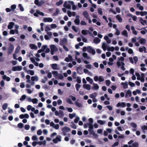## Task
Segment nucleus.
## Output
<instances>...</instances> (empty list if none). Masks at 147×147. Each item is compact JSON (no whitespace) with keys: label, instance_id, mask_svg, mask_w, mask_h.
I'll return each instance as SVG.
<instances>
[{"label":"nucleus","instance_id":"nucleus-1","mask_svg":"<svg viewBox=\"0 0 147 147\" xmlns=\"http://www.w3.org/2000/svg\"><path fill=\"white\" fill-rule=\"evenodd\" d=\"M74 3V2L73 1H65L63 5V6L64 7L68 9H71V5Z\"/></svg>","mask_w":147,"mask_h":147},{"label":"nucleus","instance_id":"nucleus-2","mask_svg":"<svg viewBox=\"0 0 147 147\" xmlns=\"http://www.w3.org/2000/svg\"><path fill=\"white\" fill-rule=\"evenodd\" d=\"M69 97L71 99L74 101H75V102H74V104L77 107H82V104L77 101H76V98L72 96V95H70Z\"/></svg>","mask_w":147,"mask_h":147},{"label":"nucleus","instance_id":"nucleus-3","mask_svg":"<svg viewBox=\"0 0 147 147\" xmlns=\"http://www.w3.org/2000/svg\"><path fill=\"white\" fill-rule=\"evenodd\" d=\"M50 47L51 50V53L52 55H53L54 53L57 51L58 50V48L55 45H51L50 46Z\"/></svg>","mask_w":147,"mask_h":147},{"label":"nucleus","instance_id":"nucleus-4","mask_svg":"<svg viewBox=\"0 0 147 147\" xmlns=\"http://www.w3.org/2000/svg\"><path fill=\"white\" fill-rule=\"evenodd\" d=\"M134 142L133 140H131L128 142V144L129 145V147H138L139 145L138 143Z\"/></svg>","mask_w":147,"mask_h":147},{"label":"nucleus","instance_id":"nucleus-5","mask_svg":"<svg viewBox=\"0 0 147 147\" xmlns=\"http://www.w3.org/2000/svg\"><path fill=\"white\" fill-rule=\"evenodd\" d=\"M94 80L95 82L98 81L99 82H102L104 81V77L102 76H96L94 77Z\"/></svg>","mask_w":147,"mask_h":147},{"label":"nucleus","instance_id":"nucleus-6","mask_svg":"<svg viewBox=\"0 0 147 147\" xmlns=\"http://www.w3.org/2000/svg\"><path fill=\"white\" fill-rule=\"evenodd\" d=\"M71 129L69 127L66 126H65L61 129V130L63 135L65 136L66 133L69 132L70 131Z\"/></svg>","mask_w":147,"mask_h":147},{"label":"nucleus","instance_id":"nucleus-7","mask_svg":"<svg viewBox=\"0 0 147 147\" xmlns=\"http://www.w3.org/2000/svg\"><path fill=\"white\" fill-rule=\"evenodd\" d=\"M22 69L21 66H14L12 68V70L13 71H20Z\"/></svg>","mask_w":147,"mask_h":147},{"label":"nucleus","instance_id":"nucleus-8","mask_svg":"<svg viewBox=\"0 0 147 147\" xmlns=\"http://www.w3.org/2000/svg\"><path fill=\"white\" fill-rule=\"evenodd\" d=\"M61 141V137L60 136H57L53 140V142L55 143H57L58 142H60Z\"/></svg>","mask_w":147,"mask_h":147},{"label":"nucleus","instance_id":"nucleus-9","mask_svg":"<svg viewBox=\"0 0 147 147\" xmlns=\"http://www.w3.org/2000/svg\"><path fill=\"white\" fill-rule=\"evenodd\" d=\"M53 19L50 17H46L43 19V21L45 22H51L53 21Z\"/></svg>","mask_w":147,"mask_h":147},{"label":"nucleus","instance_id":"nucleus-10","mask_svg":"<svg viewBox=\"0 0 147 147\" xmlns=\"http://www.w3.org/2000/svg\"><path fill=\"white\" fill-rule=\"evenodd\" d=\"M50 66L53 70H59V69L57 64L56 63L51 64L50 65Z\"/></svg>","mask_w":147,"mask_h":147},{"label":"nucleus","instance_id":"nucleus-11","mask_svg":"<svg viewBox=\"0 0 147 147\" xmlns=\"http://www.w3.org/2000/svg\"><path fill=\"white\" fill-rule=\"evenodd\" d=\"M126 105V104L125 102H118L116 105V107H121L122 108L124 107Z\"/></svg>","mask_w":147,"mask_h":147},{"label":"nucleus","instance_id":"nucleus-12","mask_svg":"<svg viewBox=\"0 0 147 147\" xmlns=\"http://www.w3.org/2000/svg\"><path fill=\"white\" fill-rule=\"evenodd\" d=\"M67 14L69 17H71L72 16H74L76 15V13L75 12H71L70 11H67Z\"/></svg>","mask_w":147,"mask_h":147},{"label":"nucleus","instance_id":"nucleus-13","mask_svg":"<svg viewBox=\"0 0 147 147\" xmlns=\"http://www.w3.org/2000/svg\"><path fill=\"white\" fill-rule=\"evenodd\" d=\"M87 50L88 52L91 53L93 55L95 53V51L90 47H87Z\"/></svg>","mask_w":147,"mask_h":147},{"label":"nucleus","instance_id":"nucleus-14","mask_svg":"<svg viewBox=\"0 0 147 147\" xmlns=\"http://www.w3.org/2000/svg\"><path fill=\"white\" fill-rule=\"evenodd\" d=\"M40 98H41V100L42 102H44L45 101V99L43 97L44 96V94L42 92H40L38 94Z\"/></svg>","mask_w":147,"mask_h":147},{"label":"nucleus","instance_id":"nucleus-15","mask_svg":"<svg viewBox=\"0 0 147 147\" xmlns=\"http://www.w3.org/2000/svg\"><path fill=\"white\" fill-rule=\"evenodd\" d=\"M19 117L21 119H23L24 118L28 119L29 117V116L28 114H21L20 115Z\"/></svg>","mask_w":147,"mask_h":147},{"label":"nucleus","instance_id":"nucleus-16","mask_svg":"<svg viewBox=\"0 0 147 147\" xmlns=\"http://www.w3.org/2000/svg\"><path fill=\"white\" fill-rule=\"evenodd\" d=\"M82 15L86 19L90 18V16L87 11H84L82 13Z\"/></svg>","mask_w":147,"mask_h":147},{"label":"nucleus","instance_id":"nucleus-17","mask_svg":"<svg viewBox=\"0 0 147 147\" xmlns=\"http://www.w3.org/2000/svg\"><path fill=\"white\" fill-rule=\"evenodd\" d=\"M72 60V56L69 55L68 57H66L65 59V61L67 62H69L70 61H71Z\"/></svg>","mask_w":147,"mask_h":147},{"label":"nucleus","instance_id":"nucleus-18","mask_svg":"<svg viewBox=\"0 0 147 147\" xmlns=\"http://www.w3.org/2000/svg\"><path fill=\"white\" fill-rule=\"evenodd\" d=\"M79 16H76V19L74 21L75 23L77 25H79L80 24V20L79 19Z\"/></svg>","mask_w":147,"mask_h":147},{"label":"nucleus","instance_id":"nucleus-19","mask_svg":"<svg viewBox=\"0 0 147 147\" xmlns=\"http://www.w3.org/2000/svg\"><path fill=\"white\" fill-rule=\"evenodd\" d=\"M139 22L143 25H145L147 23V21L146 20L143 19L142 18H141L139 19Z\"/></svg>","mask_w":147,"mask_h":147},{"label":"nucleus","instance_id":"nucleus-20","mask_svg":"<svg viewBox=\"0 0 147 147\" xmlns=\"http://www.w3.org/2000/svg\"><path fill=\"white\" fill-rule=\"evenodd\" d=\"M132 95V93L131 91L130 90H128L125 94V96L126 97H131Z\"/></svg>","mask_w":147,"mask_h":147},{"label":"nucleus","instance_id":"nucleus-21","mask_svg":"<svg viewBox=\"0 0 147 147\" xmlns=\"http://www.w3.org/2000/svg\"><path fill=\"white\" fill-rule=\"evenodd\" d=\"M14 25L15 23L13 22H9L7 26L8 28L9 29H11L13 28Z\"/></svg>","mask_w":147,"mask_h":147},{"label":"nucleus","instance_id":"nucleus-22","mask_svg":"<svg viewBox=\"0 0 147 147\" xmlns=\"http://www.w3.org/2000/svg\"><path fill=\"white\" fill-rule=\"evenodd\" d=\"M115 17L119 22L121 23L122 22L123 19L120 15L118 14Z\"/></svg>","mask_w":147,"mask_h":147},{"label":"nucleus","instance_id":"nucleus-23","mask_svg":"<svg viewBox=\"0 0 147 147\" xmlns=\"http://www.w3.org/2000/svg\"><path fill=\"white\" fill-rule=\"evenodd\" d=\"M83 87L84 89L90 90V89L91 86L89 84H84L83 85Z\"/></svg>","mask_w":147,"mask_h":147},{"label":"nucleus","instance_id":"nucleus-24","mask_svg":"<svg viewBox=\"0 0 147 147\" xmlns=\"http://www.w3.org/2000/svg\"><path fill=\"white\" fill-rule=\"evenodd\" d=\"M31 80L33 82L38 81V77L37 76H32L31 77Z\"/></svg>","mask_w":147,"mask_h":147},{"label":"nucleus","instance_id":"nucleus-25","mask_svg":"<svg viewBox=\"0 0 147 147\" xmlns=\"http://www.w3.org/2000/svg\"><path fill=\"white\" fill-rule=\"evenodd\" d=\"M29 47L32 49H34L36 50L37 49V46L34 44H30L29 45Z\"/></svg>","mask_w":147,"mask_h":147},{"label":"nucleus","instance_id":"nucleus-26","mask_svg":"<svg viewBox=\"0 0 147 147\" xmlns=\"http://www.w3.org/2000/svg\"><path fill=\"white\" fill-rule=\"evenodd\" d=\"M145 64L144 63H142L140 64V66L141 67V71H144L146 70V68L145 67Z\"/></svg>","mask_w":147,"mask_h":147},{"label":"nucleus","instance_id":"nucleus-27","mask_svg":"<svg viewBox=\"0 0 147 147\" xmlns=\"http://www.w3.org/2000/svg\"><path fill=\"white\" fill-rule=\"evenodd\" d=\"M121 84L123 86V88L124 89H126L128 88V84L127 82H122Z\"/></svg>","mask_w":147,"mask_h":147},{"label":"nucleus","instance_id":"nucleus-28","mask_svg":"<svg viewBox=\"0 0 147 147\" xmlns=\"http://www.w3.org/2000/svg\"><path fill=\"white\" fill-rule=\"evenodd\" d=\"M93 42L96 44L99 43L100 41V40L97 37L94 38L93 40Z\"/></svg>","mask_w":147,"mask_h":147},{"label":"nucleus","instance_id":"nucleus-29","mask_svg":"<svg viewBox=\"0 0 147 147\" xmlns=\"http://www.w3.org/2000/svg\"><path fill=\"white\" fill-rule=\"evenodd\" d=\"M93 85V86L92 87L93 89L95 90H97L99 89V86L97 84L94 83Z\"/></svg>","mask_w":147,"mask_h":147},{"label":"nucleus","instance_id":"nucleus-30","mask_svg":"<svg viewBox=\"0 0 147 147\" xmlns=\"http://www.w3.org/2000/svg\"><path fill=\"white\" fill-rule=\"evenodd\" d=\"M107 44L103 42L102 44V48L104 51H105L107 50Z\"/></svg>","mask_w":147,"mask_h":147},{"label":"nucleus","instance_id":"nucleus-31","mask_svg":"<svg viewBox=\"0 0 147 147\" xmlns=\"http://www.w3.org/2000/svg\"><path fill=\"white\" fill-rule=\"evenodd\" d=\"M141 91L137 89L136 90L134 91L132 93L134 95H136L137 94H140L141 93Z\"/></svg>","mask_w":147,"mask_h":147},{"label":"nucleus","instance_id":"nucleus-32","mask_svg":"<svg viewBox=\"0 0 147 147\" xmlns=\"http://www.w3.org/2000/svg\"><path fill=\"white\" fill-rule=\"evenodd\" d=\"M52 73L53 76L55 78L57 77L59 74L58 71H52Z\"/></svg>","mask_w":147,"mask_h":147},{"label":"nucleus","instance_id":"nucleus-33","mask_svg":"<svg viewBox=\"0 0 147 147\" xmlns=\"http://www.w3.org/2000/svg\"><path fill=\"white\" fill-rule=\"evenodd\" d=\"M14 49V46L13 45H11L9 48L8 50L9 51V52L10 53H11L13 51Z\"/></svg>","mask_w":147,"mask_h":147},{"label":"nucleus","instance_id":"nucleus-34","mask_svg":"<svg viewBox=\"0 0 147 147\" xmlns=\"http://www.w3.org/2000/svg\"><path fill=\"white\" fill-rule=\"evenodd\" d=\"M3 79L4 80H6L7 81H9L10 80V78L7 76L6 75H4L2 76Z\"/></svg>","mask_w":147,"mask_h":147},{"label":"nucleus","instance_id":"nucleus-35","mask_svg":"<svg viewBox=\"0 0 147 147\" xmlns=\"http://www.w3.org/2000/svg\"><path fill=\"white\" fill-rule=\"evenodd\" d=\"M107 50L109 51L113 52L115 50L114 47H107Z\"/></svg>","mask_w":147,"mask_h":147},{"label":"nucleus","instance_id":"nucleus-36","mask_svg":"<svg viewBox=\"0 0 147 147\" xmlns=\"http://www.w3.org/2000/svg\"><path fill=\"white\" fill-rule=\"evenodd\" d=\"M76 114L75 113H70L69 115V116L70 119H72L76 116Z\"/></svg>","mask_w":147,"mask_h":147},{"label":"nucleus","instance_id":"nucleus-37","mask_svg":"<svg viewBox=\"0 0 147 147\" xmlns=\"http://www.w3.org/2000/svg\"><path fill=\"white\" fill-rule=\"evenodd\" d=\"M18 7L19 8L20 10L21 11H24V9L22 4H19L18 5Z\"/></svg>","mask_w":147,"mask_h":147},{"label":"nucleus","instance_id":"nucleus-38","mask_svg":"<svg viewBox=\"0 0 147 147\" xmlns=\"http://www.w3.org/2000/svg\"><path fill=\"white\" fill-rule=\"evenodd\" d=\"M97 95V93H96L95 92L92 93V94H90L89 96V97L90 98H95L96 97Z\"/></svg>","mask_w":147,"mask_h":147},{"label":"nucleus","instance_id":"nucleus-39","mask_svg":"<svg viewBox=\"0 0 147 147\" xmlns=\"http://www.w3.org/2000/svg\"><path fill=\"white\" fill-rule=\"evenodd\" d=\"M121 34L124 36H125L126 37H127L128 36V34L127 31L125 30H123L121 32Z\"/></svg>","mask_w":147,"mask_h":147},{"label":"nucleus","instance_id":"nucleus-40","mask_svg":"<svg viewBox=\"0 0 147 147\" xmlns=\"http://www.w3.org/2000/svg\"><path fill=\"white\" fill-rule=\"evenodd\" d=\"M27 72L28 74H30L31 76L34 75V72L33 70H29Z\"/></svg>","mask_w":147,"mask_h":147},{"label":"nucleus","instance_id":"nucleus-41","mask_svg":"<svg viewBox=\"0 0 147 147\" xmlns=\"http://www.w3.org/2000/svg\"><path fill=\"white\" fill-rule=\"evenodd\" d=\"M146 50V48L144 46L140 48L139 49V51L140 52H142L144 51L145 52Z\"/></svg>","mask_w":147,"mask_h":147},{"label":"nucleus","instance_id":"nucleus-42","mask_svg":"<svg viewBox=\"0 0 147 147\" xmlns=\"http://www.w3.org/2000/svg\"><path fill=\"white\" fill-rule=\"evenodd\" d=\"M140 42L141 44L144 45L146 43V40L144 38H142L140 40Z\"/></svg>","mask_w":147,"mask_h":147},{"label":"nucleus","instance_id":"nucleus-43","mask_svg":"<svg viewBox=\"0 0 147 147\" xmlns=\"http://www.w3.org/2000/svg\"><path fill=\"white\" fill-rule=\"evenodd\" d=\"M66 101L67 102L70 104H73V103L72 101L70 98H67L66 99Z\"/></svg>","mask_w":147,"mask_h":147},{"label":"nucleus","instance_id":"nucleus-44","mask_svg":"<svg viewBox=\"0 0 147 147\" xmlns=\"http://www.w3.org/2000/svg\"><path fill=\"white\" fill-rule=\"evenodd\" d=\"M147 32V30L145 28L142 29V30L141 31L140 33L143 35L145 34Z\"/></svg>","mask_w":147,"mask_h":147},{"label":"nucleus","instance_id":"nucleus-45","mask_svg":"<svg viewBox=\"0 0 147 147\" xmlns=\"http://www.w3.org/2000/svg\"><path fill=\"white\" fill-rule=\"evenodd\" d=\"M137 7L139 8L140 10L142 11L144 10L143 7L140 4L138 3L137 5Z\"/></svg>","mask_w":147,"mask_h":147},{"label":"nucleus","instance_id":"nucleus-46","mask_svg":"<svg viewBox=\"0 0 147 147\" xmlns=\"http://www.w3.org/2000/svg\"><path fill=\"white\" fill-rule=\"evenodd\" d=\"M141 128L144 133H145V130H147V126L146 125H143L141 127Z\"/></svg>","mask_w":147,"mask_h":147},{"label":"nucleus","instance_id":"nucleus-47","mask_svg":"<svg viewBox=\"0 0 147 147\" xmlns=\"http://www.w3.org/2000/svg\"><path fill=\"white\" fill-rule=\"evenodd\" d=\"M88 32L89 31L86 30H82V34L85 35H87L88 34Z\"/></svg>","mask_w":147,"mask_h":147},{"label":"nucleus","instance_id":"nucleus-48","mask_svg":"<svg viewBox=\"0 0 147 147\" xmlns=\"http://www.w3.org/2000/svg\"><path fill=\"white\" fill-rule=\"evenodd\" d=\"M86 80L88 81L89 82V83L91 84H92L93 82V80L89 77H87L86 78Z\"/></svg>","mask_w":147,"mask_h":147},{"label":"nucleus","instance_id":"nucleus-49","mask_svg":"<svg viewBox=\"0 0 147 147\" xmlns=\"http://www.w3.org/2000/svg\"><path fill=\"white\" fill-rule=\"evenodd\" d=\"M97 122L101 125H103L105 124L106 121H104L100 120L97 121Z\"/></svg>","mask_w":147,"mask_h":147},{"label":"nucleus","instance_id":"nucleus-50","mask_svg":"<svg viewBox=\"0 0 147 147\" xmlns=\"http://www.w3.org/2000/svg\"><path fill=\"white\" fill-rule=\"evenodd\" d=\"M8 104L7 103L4 104L2 106V108L3 110H5L7 107Z\"/></svg>","mask_w":147,"mask_h":147},{"label":"nucleus","instance_id":"nucleus-51","mask_svg":"<svg viewBox=\"0 0 147 147\" xmlns=\"http://www.w3.org/2000/svg\"><path fill=\"white\" fill-rule=\"evenodd\" d=\"M16 5H12L10 7L11 11H14L15 9H16Z\"/></svg>","mask_w":147,"mask_h":147},{"label":"nucleus","instance_id":"nucleus-52","mask_svg":"<svg viewBox=\"0 0 147 147\" xmlns=\"http://www.w3.org/2000/svg\"><path fill=\"white\" fill-rule=\"evenodd\" d=\"M98 12V13L101 15H102L103 14V12L102 9L100 8H99L97 9Z\"/></svg>","mask_w":147,"mask_h":147},{"label":"nucleus","instance_id":"nucleus-53","mask_svg":"<svg viewBox=\"0 0 147 147\" xmlns=\"http://www.w3.org/2000/svg\"><path fill=\"white\" fill-rule=\"evenodd\" d=\"M36 13H38V14H39V15H40V16H44V13L43 12L40 11L39 10H36Z\"/></svg>","mask_w":147,"mask_h":147},{"label":"nucleus","instance_id":"nucleus-54","mask_svg":"<svg viewBox=\"0 0 147 147\" xmlns=\"http://www.w3.org/2000/svg\"><path fill=\"white\" fill-rule=\"evenodd\" d=\"M38 101V99L36 98L32 99V102L34 104H36Z\"/></svg>","mask_w":147,"mask_h":147},{"label":"nucleus","instance_id":"nucleus-55","mask_svg":"<svg viewBox=\"0 0 147 147\" xmlns=\"http://www.w3.org/2000/svg\"><path fill=\"white\" fill-rule=\"evenodd\" d=\"M87 125L88 126L89 129L88 130H92L93 129V127L92 125V123H87Z\"/></svg>","mask_w":147,"mask_h":147},{"label":"nucleus","instance_id":"nucleus-56","mask_svg":"<svg viewBox=\"0 0 147 147\" xmlns=\"http://www.w3.org/2000/svg\"><path fill=\"white\" fill-rule=\"evenodd\" d=\"M63 3V1L62 0H60L59 1L57 2L56 4L57 6H59L61 5Z\"/></svg>","mask_w":147,"mask_h":147},{"label":"nucleus","instance_id":"nucleus-57","mask_svg":"<svg viewBox=\"0 0 147 147\" xmlns=\"http://www.w3.org/2000/svg\"><path fill=\"white\" fill-rule=\"evenodd\" d=\"M60 12L59 10L58 9H57L56 11V12L55 13H54L53 14V16H57L59 13Z\"/></svg>","mask_w":147,"mask_h":147},{"label":"nucleus","instance_id":"nucleus-58","mask_svg":"<svg viewBox=\"0 0 147 147\" xmlns=\"http://www.w3.org/2000/svg\"><path fill=\"white\" fill-rule=\"evenodd\" d=\"M140 15L142 16H146L147 15V12L146 11H140Z\"/></svg>","mask_w":147,"mask_h":147},{"label":"nucleus","instance_id":"nucleus-59","mask_svg":"<svg viewBox=\"0 0 147 147\" xmlns=\"http://www.w3.org/2000/svg\"><path fill=\"white\" fill-rule=\"evenodd\" d=\"M26 95H23L20 98V100L21 101H23L26 99Z\"/></svg>","mask_w":147,"mask_h":147},{"label":"nucleus","instance_id":"nucleus-60","mask_svg":"<svg viewBox=\"0 0 147 147\" xmlns=\"http://www.w3.org/2000/svg\"><path fill=\"white\" fill-rule=\"evenodd\" d=\"M115 30L116 32L115 33V34L116 35H119L120 34V31L117 28H115Z\"/></svg>","mask_w":147,"mask_h":147},{"label":"nucleus","instance_id":"nucleus-61","mask_svg":"<svg viewBox=\"0 0 147 147\" xmlns=\"http://www.w3.org/2000/svg\"><path fill=\"white\" fill-rule=\"evenodd\" d=\"M137 80H140L141 82H144L145 81L144 78L142 77L141 76H140V77L139 78H137Z\"/></svg>","mask_w":147,"mask_h":147},{"label":"nucleus","instance_id":"nucleus-62","mask_svg":"<svg viewBox=\"0 0 147 147\" xmlns=\"http://www.w3.org/2000/svg\"><path fill=\"white\" fill-rule=\"evenodd\" d=\"M130 125L133 128H135L137 127L136 124L134 123H130Z\"/></svg>","mask_w":147,"mask_h":147},{"label":"nucleus","instance_id":"nucleus-63","mask_svg":"<svg viewBox=\"0 0 147 147\" xmlns=\"http://www.w3.org/2000/svg\"><path fill=\"white\" fill-rule=\"evenodd\" d=\"M82 56L86 58V59H89V57L88 56L87 54L86 53H83Z\"/></svg>","mask_w":147,"mask_h":147},{"label":"nucleus","instance_id":"nucleus-64","mask_svg":"<svg viewBox=\"0 0 147 147\" xmlns=\"http://www.w3.org/2000/svg\"><path fill=\"white\" fill-rule=\"evenodd\" d=\"M51 28L52 29H54L57 27V25L55 24H52L51 25Z\"/></svg>","mask_w":147,"mask_h":147}]
</instances>
